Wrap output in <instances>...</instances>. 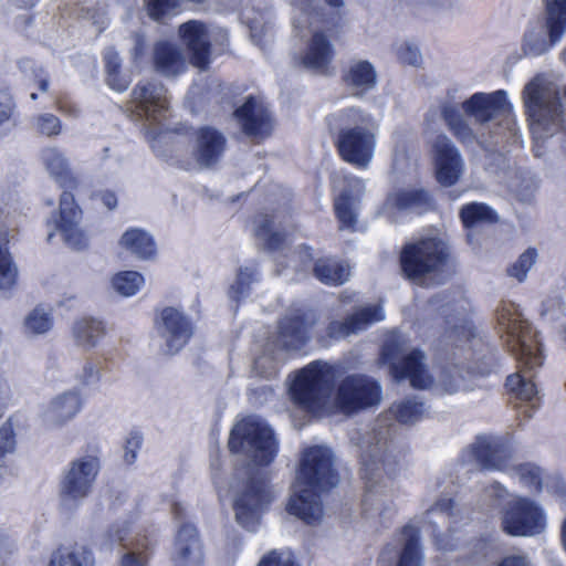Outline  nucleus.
<instances>
[{"mask_svg": "<svg viewBox=\"0 0 566 566\" xmlns=\"http://www.w3.org/2000/svg\"><path fill=\"white\" fill-rule=\"evenodd\" d=\"M227 147L224 135L211 126H202L193 133L192 156L200 167L217 164Z\"/></svg>", "mask_w": 566, "mask_h": 566, "instance_id": "obj_22", "label": "nucleus"}, {"mask_svg": "<svg viewBox=\"0 0 566 566\" xmlns=\"http://www.w3.org/2000/svg\"><path fill=\"white\" fill-rule=\"evenodd\" d=\"M229 448L258 465L270 464L277 453V442L272 429L255 417H248L234 426Z\"/></svg>", "mask_w": 566, "mask_h": 566, "instance_id": "obj_10", "label": "nucleus"}, {"mask_svg": "<svg viewBox=\"0 0 566 566\" xmlns=\"http://www.w3.org/2000/svg\"><path fill=\"white\" fill-rule=\"evenodd\" d=\"M450 248L442 234L434 233L406 243L400 253L401 271L416 284L424 285L450 260Z\"/></svg>", "mask_w": 566, "mask_h": 566, "instance_id": "obj_8", "label": "nucleus"}, {"mask_svg": "<svg viewBox=\"0 0 566 566\" xmlns=\"http://www.w3.org/2000/svg\"><path fill=\"white\" fill-rule=\"evenodd\" d=\"M179 36L191 53V62L199 69L209 64L210 43L209 34L202 22L190 20L179 27Z\"/></svg>", "mask_w": 566, "mask_h": 566, "instance_id": "obj_24", "label": "nucleus"}, {"mask_svg": "<svg viewBox=\"0 0 566 566\" xmlns=\"http://www.w3.org/2000/svg\"><path fill=\"white\" fill-rule=\"evenodd\" d=\"M537 253L534 249H527L518 259L506 269L510 277L515 279L518 283L526 280L528 271L536 263Z\"/></svg>", "mask_w": 566, "mask_h": 566, "instance_id": "obj_45", "label": "nucleus"}, {"mask_svg": "<svg viewBox=\"0 0 566 566\" xmlns=\"http://www.w3.org/2000/svg\"><path fill=\"white\" fill-rule=\"evenodd\" d=\"M34 81L38 83L41 92H48L49 76L42 69H39L38 72H34Z\"/></svg>", "mask_w": 566, "mask_h": 566, "instance_id": "obj_64", "label": "nucleus"}, {"mask_svg": "<svg viewBox=\"0 0 566 566\" xmlns=\"http://www.w3.org/2000/svg\"><path fill=\"white\" fill-rule=\"evenodd\" d=\"M314 324V314L283 318L279 327V343L286 349L301 348Z\"/></svg>", "mask_w": 566, "mask_h": 566, "instance_id": "obj_28", "label": "nucleus"}, {"mask_svg": "<svg viewBox=\"0 0 566 566\" xmlns=\"http://www.w3.org/2000/svg\"><path fill=\"white\" fill-rule=\"evenodd\" d=\"M334 378L335 371L331 365L314 361L295 376L290 387L291 398L295 405L313 415L333 407L347 416L376 407L382 399L381 387L375 379L356 374L339 381L331 403Z\"/></svg>", "mask_w": 566, "mask_h": 566, "instance_id": "obj_2", "label": "nucleus"}, {"mask_svg": "<svg viewBox=\"0 0 566 566\" xmlns=\"http://www.w3.org/2000/svg\"><path fill=\"white\" fill-rule=\"evenodd\" d=\"M143 437L138 432H132L126 439L125 443V460L127 463H133L136 459L137 451L142 446Z\"/></svg>", "mask_w": 566, "mask_h": 566, "instance_id": "obj_54", "label": "nucleus"}, {"mask_svg": "<svg viewBox=\"0 0 566 566\" xmlns=\"http://www.w3.org/2000/svg\"><path fill=\"white\" fill-rule=\"evenodd\" d=\"M555 38L566 33V0H546L545 18Z\"/></svg>", "mask_w": 566, "mask_h": 566, "instance_id": "obj_42", "label": "nucleus"}, {"mask_svg": "<svg viewBox=\"0 0 566 566\" xmlns=\"http://www.w3.org/2000/svg\"><path fill=\"white\" fill-rule=\"evenodd\" d=\"M105 66L106 73H112L115 71H119L120 69V60L116 51L113 49H108L105 53Z\"/></svg>", "mask_w": 566, "mask_h": 566, "instance_id": "obj_59", "label": "nucleus"}, {"mask_svg": "<svg viewBox=\"0 0 566 566\" xmlns=\"http://www.w3.org/2000/svg\"><path fill=\"white\" fill-rule=\"evenodd\" d=\"M462 387V378L457 368L444 370L441 373L437 389L444 394H453Z\"/></svg>", "mask_w": 566, "mask_h": 566, "instance_id": "obj_49", "label": "nucleus"}, {"mask_svg": "<svg viewBox=\"0 0 566 566\" xmlns=\"http://www.w3.org/2000/svg\"><path fill=\"white\" fill-rule=\"evenodd\" d=\"M429 202V195L426 191H403L388 199V203L398 209L418 208Z\"/></svg>", "mask_w": 566, "mask_h": 566, "instance_id": "obj_46", "label": "nucleus"}, {"mask_svg": "<svg viewBox=\"0 0 566 566\" xmlns=\"http://www.w3.org/2000/svg\"><path fill=\"white\" fill-rule=\"evenodd\" d=\"M129 111L149 125L160 124L169 114L166 87L157 81H140L132 91Z\"/></svg>", "mask_w": 566, "mask_h": 566, "instance_id": "obj_14", "label": "nucleus"}, {"mask_svg": "<svg viewBox=\"0 0 566 566\" xmlns=\"http://www.w3.org/2000/svg\"><path fill=\"white\" fill-rule=\"evenodd\" d=\"M243 132L253 138H264L272 130V119L266 106L261 99L250 96L245 103L235 111Z\"/></svg>", "mask_w": 566, "mask_h": 566, "instance_id": "obj_23", "label": "nucleus"}, {"mask_svg": "<svg viewBox=\"0 0 566 566\" xmlns=\"http://www.w3.org/2000/svg\"><path fill=\"white\" fill-rule=\"evenodd\" d=\"M344 82L353 96L363 97L376 86L377 72L368 61H353L344 75Z\"/></svg>", "mask_w": 566, "mask_h": 566, "instance_id": "obj_31", "label": "nucleus"}, {"mask_svg": "<svg viewBox=\"0 0 566 566\" xmlns=\"http://www.w3.org/2000/svg\"><path fill=\"white\" fill-rule=\"evenodd\" d=\"M503 530L513 536H534L546 527V517L535 502L526 497L512 500L502 517Z\"/></svg>", "mask_w": 566, "mask_h": 566, "instance_id": "obj_16", "label": "nucleus"}, {"mask_svg": "<svg viewBox=\"0 0 566 566\" xmlns=\"http://www.w3.org/2000/svg\"><path fill=\"white\" fill-rule=\"evenodd\" d=\"M254 270L252 268H241L238 272L234 283L230 287V297L240 300L249 292L250 284L254 280Z\"/></svg>", "mask_w": 566, "mask_h": 566, "instance_id": "obj_48", "label": "nucleus"}, {"mask_svg": "<svg viewBox=\"0 0 566 566\" xmlns=\"http://www.w3.org/2000/svg\"><path fill=\"white\" fill-rule=\"evenodd\" d=\"M132 530L127 523L123 525H115L111 528L108 535L114 543H118L124 547L132 548L127 552L120 560V566H146V562L140 553L137 551L146 545L139 538V535L132 537Z\"/></svg>", "mask_w": 566, "mask_h": 566, "instance_id": "obj_32", "label": "nucleus"}, {"mask_svg": "<svg viewBox=\"0 0 566 566\" xmlns=\"http://www.w3.org/2000/svg\"><path fill=\"white\" fill-rule=\"evenodd\" d=\"M452 507L453 502L451 499H441L431 507L430 512H440L449 516Z\"/></svg>", "mask_w": 566, "mask_h": 566, "instance_id": "obj_61", "label": "nucleus"}, {"mask_svg": "<svg viewBox=\"0 0 566 566\" xmlns=\"http://www.w3.org/2000/svg\"><path fill=\"white\" fill-rule=\"evenodd\" d=\"M14 544L6 535L0 534V566H8L13 560Z\"/></svg>", "mask_w": 566, "mask_h": 566, "instance_id": "obj_55", "label": "nucleus"}, {"mask_svg": "<svg viewBox=\"0 0 566 566\" xmlns=\"http://www.w3.org/2000/svg\"><path fill=\"white\" fill-rule=\"evenodd\" d=\"M82 407L81 392L76 389L66 390L51 399L42 413V418L48 426L59 427L72 420Z\"/></svg>", "mask_w": 566, "mask_h": 566, "instance_id": "obj_25", "label": "nucleus"}, {"mask_svg": "<svg viewBox=\"0 0 566 566\" xmlns=\"http://www.w3.org/2000/svg\"><path fill=\"white\" fill-rule=\"evenodd\" d=\"M159 336L168 354L179 352L189 340L192 328L188 318L174 307L164 308L156 321Z\"/></svg>", "mask_w": 566, "mask_h": 566, "instance_id": "obj_19", "label": "nucleus"}, {"mask_svg": "<svg viewBox=\"0 0 566 566\" xmlns=\"http://www.w3.org/2000/svg\"><path fill=\"white\" fill-rule=\"evenodd\" d=\"M254 371L265 378H270L276 374V364L268 356L262 355L254 360Z\"/></svg>", "mask_w": 566, "mask_h": 566, "instance_id": "obj_53", "label": "nucleus"}, {"mask_svg": "<svg viewBox=\"0 0 566 566\" xmlns=\"http://www.w3.org/2000/svg\"><path fill=\"white\" fill-rule=\"evenodd\" d=\"M384 318L385 313L380 305L364 306L343 321L329 316L326 334L332 339H343L366 329L369 325Z\"/></svg>", "mask_w": 566, "mask_h": 566, "instance_id": "obj_21", "label": "nucleus"}, {"mask_svg": "<svg viewBox=\"0 0 566 566\" xmlns=\"http://www.w3.org/2000/svg\"><path fill=\"white\" fill-rule=\"evenodd\" d=\"M326 124L339 157L356 168H367L377 145L374 116L360 107H347L329 114Z\"/></svg>", "mask_w": 566, "mask_h": 566, "instance_id": "obj_5", "label": "nucleus"}, {"mask_svg": "<svg viewBox=\"0 0 566 566\" xmlns=\"http://www.w3.org/2000/svg\"><path fill=\"white\" fill-rule=\"evenodd\" d=\"M285 216L282 212L260 214L254 219L255 235L271 250L279 249L284 240L281 231Z\"/></svg>", "mask_w": 566, "mask_h": 566, "instance_id": "obj_33", "label": "nucleus"}, {"mask_svg": "<svg viewBox=\"0 0 566 566\" xmlns=\"http://www.w3.org/2000/svg\"><path fill=\"white\" fill-rule=\"evenodd\" d=\"M99 468V459L92 454L70 462L60 483L61 503L64 507H76L91 494Z\"/></svg>", "mask_w": 566, "mask_h": 566, "instance_id": "obj_13", "label": "nucleus"}, {"mask_svg": "<svg viewBox=\"0 0 566 566\" xmlns=\"http://www.w3.org/2000/svg\"><path fill=\"white\" fill-rule=\"evenodd\" d=\"M470 452L483 469L506 471L531 492L542 490L544 481L542 469L533 463L511 467L509 453L499 439L480 437L472 444Z\"/></svg>", "mask_w": 566, "mask_h": 566, "instance_id": "obj_9", "label": "nucleus"}, {"mask_svg": "<svg viewBox=\"0 0 566 566\" xmlns=\"http://www.w3.org/2000/svg\"><path fill=\"white\" fill-rule=\"evenodd\" d=\"M337 483L331 450L324 447L304 450L287 504L289 513L307 524L318 523L323 517L318 491L334 488Z\"/></svg>", "mask_w": 566, "mask_h": 566, "instance_id": "obj_4", "label": "nucleus"}, {"mask_svg": "<svg viewBox=\"0 0 566 566\" xmlns=\"http://www.w3.org/2000/svg\"><path fill=\"white\" fill-rule=\"evenodd\" d=\"M107 74V84L115 91L123 92L129 85L128 77L120 74L119 71H115Z\"/></svg>", "mask_w": 566, "mask_h": 566, "instance_id": "obj_58", "label": "nucleus"}, {"mask_svg": "<svg viewBox=\"0 0 566 566\" xmlns=\"http://www.w3.org/2000/svg\"><path fill=\"white\" fill-rule=\"evenodd\" d=\"M172 560L175 566L202 565L201 545L192 525H184L178 531Z\"/></svg>", "mask_w": 566, "mask_h": 566, "instance_id": "obj_26", "label": "nucleus"}, {"mask_svg": "<svg viewBox=\"0 0 566 566\" xmlns=\"http://www.w3.org/2000/svg\"><path fill=\"white\" fill-rule=\"evenodd\" d=\"M566 313V284H556L542 302L541 316L548 323H556Z\"/></svg>", "mask_w": 566, "mask_h": 566, "instance_id": "obj_38", "label": "nucleus"}, {"mask_svg": "<svg viewBox=\"0 0 566 566\" xmlns=\"http://www.w3.org/2000/svg\"><path fill=\"white\" fill-rule=\"evenodd\" d=\"M432 311L438 312L444 321V338L455 345L463 346L474 337V328L468 319V302L447 295H438L430 301Z\"/></svg>", "mask_w": 566, "mask_h": 566, "instance_id": "obj_15", "label": "nucleus"}, {"mask_svg": "<svg viewBox=\"0 0 566 566\" xmlns=\"http://www.w3.org/2000/svg\"><path fill=\"white\" fill-rule=\"evenodd\" d=\"M153 61L155 70L166 77L178 76L188 67L181 49L176 44L165 41L155 44Z\"/></svg>", "mask_w": 566, "mask_h": 566, "instance_id": "obj_27", "label": "nucleus"}, {"mask_svg": "<svg viewBox=\"0 0 566 566\" xmlns=\"http://www.w3.org/2000/svg\"><path fill=\"white\" fill-rule=\"evenodd\" d=\"M101 201L103 202V205L108 209V210H112V209H115L116 206H117V198L115 196V193L111 192V191H103L98 195Z\"/></svg>", "mask_w": 566, "mask_h": 566, "instance_id": "obj_63", "label": "nucleus"}, {"mask_svg": "<svg viewBox=\"0 0 566 566\" xmlns=\"http://www.w3.org/2000/svg\"><path fill=\"white\" fill-rule=\"evenodd\" d=\"M522 101L536 142L553 136L565 122L558 85L545 73L534 75L524 85Z\"/></svg>", "mask_w": 566, "mask_h": 566, "instance_id": "obj_6", "label": "nucleus"}, {"mask_svg": "<svg viewBox=\"0 0 566 566\" xmlns=\"http://www.w3.org/2000/svg\"><path fill=\"white\" fill-rule=\"evenodd\" d=\"M399 553L396 566H421L422 554L419 546V532L407 525L399 536Z\"/></svg>", "mask_w": 566, "mask_h": 566, "instance_id": "obj_34", "label": "nucleus"}, {"mask_svg": "<svg viewBox=\"0 0 566 566\" xmlns=\"http://www.w3.org/2000/svg\"><path fill=\"white\" fill-rule=\"evenodd\" d=\"M460 216L467 228L493 223L497 220L496 213L489 206L478 202L464 206L461 209Z\"/></svg>", "mask_w": 566, "mask_h": 566, "instance_id": "obj_41", "label": "nucleus"}, {"mask_svg": "<svg viewBox=\"0 0 566 566\" xmlns=\"http://www.w3.org/2000/svg\"><path fill=\"white\" fill-rule=\"evenodd\" d=\"M233 510L237 522L249 531H254L261 515L272 501L266 482L262 479L233 481Z\"/></svg>", "mask_w": 566, "mask_h": 566, "instance_id": "obj_12", "label": "nucleus"}, {"mask_svg": "<svg viewBox=\"0 0 566 566\" xmlns=\"http://www.w3.org/2000/svg\"><path fill=\"white\" fill-rule=\"evenodd\" d=\"M564 35L554 36L547 21L531 25L523 35L521 50L526 56H539L548 52Z\"/></svg>", "mask_w": 566, "mask_h": 566, "instance_id": "obj_30", "label": "nucleus"}, {"mask_svg": "<svg viewBox=\"0 0 566 566\" xmlns=\"http://www.w3.org/2000/svg\"><path fill=\"white\" fill-rule=\"evenodd\" d=\"M334 53V45L328 36L324 32L315 31L302 56V63L308 70L323 72L332 62Z\"/></svg>", "mask_w": 566, "mask_h": 566, "instance_id": "obj_29", "label": "nucleus"}, {"mask_svg": "<svg viewBox=\"0 0 566 566\" xmlns=\"http://www.w3.org/2000/svg\"><path fill=\"white\" fill-rule=\"evenodd\" d=\"M315 276L325 284H343L349 277V266L333 259H324L316 262Z\"/></svg>", "mask_w": 566, "mask_h": 566, "instance_id": "obj_39", "label": "nucleus"}, {"mask_svg": "<svg viewBox=\"0 0 566 566\" xmlns=\"http://www.w3.org/2000/svg\"><path fill=\"white\" fill-rule=\"evenodd\" d=\"M33 128L36 133L52 137L57 136L62 130V124L59 117L53 114L44 113L34 117Z\"/></svg>", "mask_w": 566, "mask_h": 566, "instance_id": "obj_47", "label": "nucleus"}, {"mask_svg": "<svg viewBox=\"0 0 566 566\" xmlns=\"http://www.w3.org/2000/svg\"><path fill=\"white\" fill-rule=\"evenodd\" d=\"M119 245L139 259H150L156 253L153 237L143 229L133 228L124 232Z\"/></svg>", "mask_w": 566, "mask_h": 566, "instance_id": "obj_35", "label": "nucleus"}, {"mask_svg": "<svg viewBox=\"0 0 566 566\" xmlns=\"http://www.w3.org/2000/svg\"><path fill=\"white\" fill-rule=\"evenodd\" d=\"M335 187L339 190L334 207L340 228L352 229L356 223L357 207L365 191L364 181L357 177L344 176Z\"/></svg>", "mask_w": 566, "mask_h": 566, "instance_id": "obj_20", "label": "nucleus"}, {"mask_svg": "<svg viewBox=\"0 0 566 566\" xmlns=\"http://www.w3.org/2000/svg\"><path fill=\"white\" fill-rule=\"evenodd\" d=\"M256 566H295L292 555L287 552L271 551L264 555Z\"/></svg>", "mask_w": 566, "mask_h": 566, "instance_id": "obj_52", "label": "nucleus"}, {"mask_svg": "<svg viewBox=\"0 0 566 566\" xmlns=\"http://www.w3.org/2000/svg\"><path fill=\"white\" fill-rule=\"evenodd\" d=\"M462 109L479 123H486L497 116H503L507 125L513 124V106L503 90L490 94L475 93L462 103Z\"/></svg>", "mask_w": 566, "mask_h": 566, "instance_id": "obj_18", "label": "nucleus"}, {"mask_svg": "<svg viewBox=\"0 0 566 566\" xmlns=\"http://www.w3.org/2000/svg\"><path fill=\"white\" fill-rule=\"evenodd\" d=\"M41 157L49 175L64 189L60 198V219L56 228L71 248L83 249L87 240L80 229L82 210L71 192L77 188L78 181L70 171L67 159L57 148H45Z\"/></svg>", "mask_w": 566, "mask_h": 566, "instance_id": "obj_7", "label": "nucleus"}, {"mask_svg": "<svg viewBox=\"0 0 566 566\" xmlns=\"http://www.w3.org/2000/svg\"><path fill=\"white\" fill-rule=\"evenodd\" d=\"M500 327L506 334V343L520 364V370L507 377L506 387L517 399L535 406L537 390L528 371L543 363L541 344L530 323L514 304H504L497 314Z\"/></svg>", "mask_w": 566, "mask_h": 566, "instance_id": "obj_3", "label": "nucleus"}, {"mask_svg": "<svg viewBox=\"0 0 566 566\" xmlns=\"http://www.w3.org/2000/svg\"><path fill=\"white\" fill-rule=\"evenodd\" d=\"M395 52L400 62L409 65H418L421 62L419 49L410 42H399L395 44Z\"/></svg>", "mask_w": 566, "mask_h": 566, "instance_id": "obj_50", "label": "nucleus"}, {"mask_svg": "<svg viewBox=\"0 0 566 566\" xmlns=\"http://www.w3.org/2000/svg\"><path fill=\"white\" fill-rule=\"evenodd\" d=\"M430 144L437 180L444 187L455 185L464 170L459 150L446 135H437Z\"/></svg>", "mask_w": 566, "mask_h": 566, "instance_id": "obj_17", "label": "nucleus"}, {"mask_svg": "<svg viewBox=\"0 0 566 566\" xmlns=\"http://www.w3.org/2000/svg\"><path fill=\"white\" fill-rule=\"evenodd\" d=\"M381 359L389 365L390 373L397 381L408 379L410 385L418 389L430 388L433 384L423 354L417 349L408 352L405 339L398 335H392L386 340Z\"/></svg>", "mask_w": 566, "mask_h": 566, "instance_id": "obj_11", "label": "nucleus"}, {"mask_svg": "<svg viewBox=\"0 0 566 566\" xmlns=\"http://www.w3.org/2000/svg\"><path fill=\"white\" fill-rule=\"evenodd\" d=\"M421 401L406 399L394 403L380 415L359 440L361 474L366 484L364 505L381 514L390 510L395 496L394 478L398 470L399 452L394 442L395 418L402 424H412L424 417Z\"/></svg>", "mask_w": 566, "mask_h": 566, "instance_id": "obj_1", "label": "nucleus"}, {"mask_svg": "<svg viewBox=\"0 0 566 566\" xmlns=\"http://www.w3.org/2000/svg\"><path fill=\"white\" fill-rule=\"evenodd\" d=\"M500 566H531L526 556L513 555L504 558Z\"/></svg>", "mask_w": 566, "mask_h": 566, "instance_id": "obj_62", "label": "nucleus"}, {"mask_svg": "<svg viewBox=\"0 0 566 566\" xmlns=\"http://www.w3.org/2000/svg\"><path fill=\"white\" fill-rule=\"evenodd\" d=\"M93 552L85 545L75 544L56 549L50 559L49 566H94Z\"/></svg>", "mask_w": 566, "mask_h": 566, "instance_id": "obj_36", "label": "nucleus"}, {"mask_svg": "<svg viewBox=\"0 0 566 566\" xmlns=\"http://www.w3.org/2000/svg\"><path fill=\"white\" fill-rule=\"evenodd\" d=\"M105 335L103 322L85 317L75 322L73 326V337L77 346L90 350L97 346L99 339Z\"/></svg>", "mask_w": 566, "mask_h": 566, "instance_id": "obj_37", "label": "nucleus"}, {"mask_svg": "<svg viewBox=\"0 0 566 566\" xmlns=\"http://www.w3.org/2000/svg\"><path fill=\"white\" fill-rule=\"evenodd\" d=\"M112 284L114 290L123 296L136 294L144 284V277L135 271H125L116 274Z\"/></svg>", "mask_w": 566, "mask_h": 566, "instance_id": "obj_43", "label": "nucleus"}, {"mask_svg": "<svg viewBox=\"0 0 566 566\" xmlns=\"http://www.w3.org/2000/svg\"><path fill=\"white\" fill-rule=\"evenodd\" d=\"M99 376H101L99 363L93 361V360H86L76 377L82 385L88 386V385L96 384L99 380Z\"/></svg>", "mask_w": 566, "mask_h": 566, "instance_id": "obj_51", "label": "nucleus"}, {"mask_svg": "<svg viewBox=\"0 0 566 566\" xmlns=\"http://www.w3.org/2000/svg\"><path fill=\"white\" fill-rule=\"evenodd\" d=\"M52 325L51 313L42 307H35L24 318V331L32 335L44 334L51 329Z\"/></svg>", "mask_w": 566, "mask_h": 566, "instance_id": "obj_44", "label": "nucleus"}, {"mask_svg": "<svg viewBox=\"0 0 566 566\" xmlns=\"http://www.w3.org/2000/svg\"><path fill=\"white\" fill-rule=\"evenodd\" d=\"M133 43H134V46L132 49V54H133L134 59L137 60L140 56H143V54L145 52L146 41H145L144 35L136 33L133 36Z\"/></svg>", "mask_w": 566, "mask_h": 566, "instance_id": "obj_60", "label": "nucleus"}, {"mask_svg": "<svg viewBox=\"0 0 566 566\" xmlns=\"http://www.w3.org/2000/svg\"><path fill=\"white\" fill-rule=\"evenodd\" d=\"M441 115L458 139L462 143H469L473 139V133L464 120L457 103L444 102L441 106Z\"/></svg>", "mask_w": 566, "mask_h": 566, "instance_id": "obj_40", "label": "nucleus"}, {"mask_svg": "<svg viewBox=\"0 0 566 566\" xmlns=\"http://www.w3.org/2000/svg\"><path fill=\"white\" fill-rule=\"evenodd\" d=\"M13 109L12 97L6 92H0V126L10 119Z\"/></svg>", "mask_w": 566, "mask_h": 566, "instance_id": "obj_56", "label": "nucleus"}, {"mask_svg": "<svg viewBox=\"0 0 566 566\" xmlns=\"http://www.w3.org/2000/svg\"><path fill=\"white\" fill-rule=\"evenodd\" d=\"M14 449V438L10 428L0 429V459Z\"/></svg>", "mask_w": 566, "mask_h": 566, "instance_id": "obj_57", "label": "nucleus"}]
</instances>
